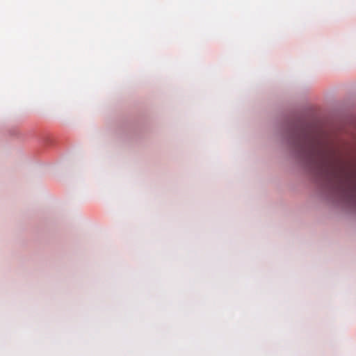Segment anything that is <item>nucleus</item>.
<instances>
[{
  "label": "nucleus",
  "instance_id": "1",
  "mask_svg": "<svg viewBox=\"0 0 356 356\" xmlns=\"http://www.w3.org/2000/svg\"><path fill=\"white\" fill-rule=\"evenodd\" d=\"M309 154L318 177L343 197L356 203V178L342 169L332 153L316 141H310Z\"/></svg>",
  "mask_w": 356,
  "mask_h": 356
}]
</instances>
